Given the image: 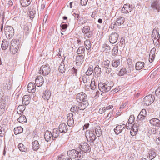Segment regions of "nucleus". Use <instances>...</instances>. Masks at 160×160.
<instances>
[{"label": "nucleus", "mask_w": 160, "mask_h": 160, "mask_svg": "<svg viewBox=\"0 0 160 160\" xmlns=\"http://www.w3.org/2000/svg\"><path fill=\"white\" fill-rule=\"evenodd\" d=\"M67 154L71 158L76 159L77 160H81L83 157V154L82 152L75 149L68 151Z\"/></svg>", "instance_id": "f257e3e1"}, {"label": "nucleus", "mask_w": 160, "mask_h": 160, "mask_svg": "<svg viewBox=\"0 0 160 160\" xmlns=\"http://www.w3.org/2000/svg\"><path fill=\"white\" fill-rule=\"evenodd\" d=\"M151 7L153 12L158 13L160 12V0H151Z\"/></svg>", "instance_id": "f03ea898"}, {"label": "nucleus", "mask_w": 160, "mask_h": 160, "mask_svg": "<svg viewBox=\"0 0 160 160\" xmlns=\"http://www.w3.org/2000/svg\"><path fill=\"white\" fill-rule=\"evenodd\" d=\"M14 30L12 27L7 26L5 28V33L8 39L12 38L14 34Z\"/></svg>", "instance_id": "7ed1b4c3"}, {"label": "nucleus", "mask_w": 160, "mask_h": 160, "mask_svg": "<svg viewBox=\"0 0 160 160\" xmlns=\"http://www.w3.org/2000/svg\"><path fill=\"white\" fill-rule=\"evenodd\" d=\"M50 68L48 64L42 65L40 68L39 73L43 76H46L48 74L50 71Z\"/></svg>", "instance_id": "20e7f679"}, {"label": "nucleus", "mask_w": 160, "mask_h": 160, "mask_svg": "<svg viewBox=\"0 0 160 160\" xmlns=\"http://www.w3.org/2000/svg\"><path fill=\"white\" fill-rule=\"evenodd\" d=\"M80 146V151L83 154V156L84 155L85 153H87L91 151V148L87 143H82Z\"/></svg>", "instance_id": "39448f33"}, {"label": "nucleus", "mask_w": 160, "mask_h": 160, "mask_svg": "<svg viewBox=\"0 0 160 160\" xmlns=\"http://www.w3.org/2000/svg\"><path fill=\"white\" fill-rule=\"evenodd\" d=\"M110 63V61L108 60H103L101 63L102 69L105 71L108 74L112 70L111 68L109 67Z\"/></svg>", "instance_id": "423d86ee"}, {"label": "nucleus", "mask_w": 160, "mask_h": 160, "mask_svg": "<svg viewBox=\"0 0 160 160\" xmlns=\"http://www.w3.org/2000/svg\"><path fill=\"white\" fill-rule=\"evenodd\" d=\"M154 99V96L152 94H150L144 98L143 102L147 106H148L153 103Z\"/></svg>", "instance_id": "0eeeda50"}, {"label": "nucleus", "mask_w": 160, "mask_h": 160, "mask_svg": "<svg viewBox=\"0 0 160 160\" xmlns=\"http://www.w3.org/2000/svg\"><path fill=\"white\" fill-rule=\"evenodd\" d=\"M99 90L104 93L109 91L111 89V86L104 83H100L98 84Z\"/></svg>", "instance_id": "6e6552de"}, {"label": "nucleus", "mask_w": 160, "mask_h": 160, "mask_svg": "<svg viewBox=\"0 0 160 160\" xmlns=\"http://www.w3.org/2000/svg\"><path fill=\"white\" fill-rule=\"evenodd\" d=\"M76 99L78 102H87L88 98L86 94L83 92H81L76 95Z\"/></svg>", "instance_id": "1a4fd4ad"}, {"label": "nucleus", "mask_w": 160, "mask_h": 160, "mask_svg": "<svg viewBox=\"0 0 160 160\" xmlns=\"http://www.w3.org/2000/svg\"><path fill=\"white\" fill-rule=\"evenodd\" d=\"M119 35L117 33L114 32L109 35V42L112 44L115 43L118 38Z\"/></svg>", "instance_id": "9d476101"}, {"label": "nucleus", "mask_w": 160, "mask_h": 160, "mask_svg": "<svg viewBox=\"0 0 160 160\" xmlns=\"http://www.w3.org/2000/svg\"><path fill=\"white\" fill-rule=\"evenodd\" d=\"M134 7L132 5L131 6L130 5L125 4L124 5L123 7L121 9L122 13H128L132 10Z\"/></svg>", "instance_id": "9b49d317"}, {"label": "nucleus", "mask_w": 160, "mask_h": 160, "mask_svg": "<svg viewBox=\"0 0 160 160\" xmlns=\"http://www.w3.org/2000/svg\"><path fill=\"white\" fill-rule=\"evenodd\" d=\"M126 128V125L123 124L122 125L117 126L114 129V131L116 134H118L120 133L122 130Z\"/></svg>", "instance_id": "f8f14e48"}, {"label": "nucleus", "mask_w": 160, "mask_h": 160, "mask_svg": "<svg viewBox=\"0 0 160 160\" xmlns=\"http://www.w3.org/2000/svg\"><path fill=\"white\" fill-rule=\"evenodd\" d=\"M89 132L88 134V133L86 134V137H88V138L87 137L88 140H88H89V141L92 142L94 141L96 138V136L94 133V130H92Z\"/></svg>", "instance_id": "ddd939ff"}, {"label": "nucleus", "mask_w": 160, "mask_h": 160, "mask_svg": "<svg viewBox=\"0 0 160 160\" xmlns=\"http://www.w3.org/2000/svg\"><path fill=\"white\" fill-rule=\"evenodd\" d=\"M44 82L43 77L41 76H37L35 79V83L37 86L38 87L42 86Z\"/></svg>", "instance_id": "4468645a"}, {"label": "nucleus", "mask_w": 160, "mask_h": 160, "mask_svg": "<svg viewBox=\"0 0 160 160\" xmlns=\"http://www.w3.org/2000/svg\"><path fill=\"white\" fill-rule=\"evenodd\" d=\"M28 91L30 93H33L36 91V85L34 83L30 82L28 85Z\"/></svg>", "instance_id": "2eb2a0df"}, {"label": "nucleus", "mask_w": 160, "mask_h": 160, "mask_svg": "<svg viewBox=\"0 0 160 160\" xmlns=\"http://www.w3.org/2000/svg\"><path fill=\"white\" fill-rule=\"evenodd\" d=\"M147 115V112L146 109H142L140 112L138 116V118L139 120H141L145 119Z\"/></svg>", "instance_id": "dca6fc26"}, {"label": "nucleus", "mask_w": 160, "mask_h": 160, "mask_svg": "<svg viewBox=\"0 0 160 160\" xmlns=\"http://www.w3.org/2000/svg\"><path fill=\"white\" fill-rule=\"evenodd\" d=\"M150 123L154 126L160 127V120L157 118H153L149 121Z\"/></svg>", "instance_id": "f3484780"}, {"label": "nucleus", "mask_w": 160, "mask_h": 160, "mask_svg": "<svg viewBox=\"0 0 160 160\" xmlns=\"http://www.w3.org/2000/svg\"><path fill=\"white\" fill-rule=\"evenodd\" d=\"M44 137L45 140L47 142L50 140L51 138L52 139V134L51 132L48 130H47L45 132Z\"/></svg>", "instance_id": "a211bd4d"}, {"label": "nucleus", "mask_w": 160, "mask_h": 160, "mask_svg": "<svg viewBox=\"0 0 160 160\" xmlns=\"http://www.w3.org/2000/svg\"><path fill=\"white\" fill-rule=\"evenodd\" d=\"M59 130L61 132L66 133L68 130V128L66 124L63 123L59 125Z\"/></svg>", "instance_id": "6ab92c4d"}, {"label": "nucleus", "mask_w": 160, "mask_h": 160, "mask_svg": "<svg viewBox=\"0 0 160 160\" xmlns=\"http://www.w3.org/2000/svg\"><path fill=\"white\" fill-rule=\"evenodd\" d=\"M10 46L19 48L20 47V42L19 40L13 39L11 41Z\"/></svg>", "instance_id": "aec40b11"}, {"label": "nucleus", "mask_w": 160, "mask_h": 160, "mask_svg": "<svg viewBox=\"0 0 160 160\" xmlns=\"http://www.w3.org/2000/svg\"><path fill=\"white\" fill-rule=\"evenodd\" d=\"M84 56L80 55L77 56L76 58V64L78 65L81 64L84 61Z\"/></svg>", "instance_id": "412c9836"}, {"label": "nucleus", "mask_w": 160, "mask_h": 160, "mask_svg": "<svg viewBox=\"0 0 160 160\" xmlns=\"http://www.w3.org/2000/svg\"><path fill=\"white\" fill-rule=\"evenodd\" d=\"M157 155V153L155 150L152 149L149 151L148 152V156L147 158L152 160L154 159Z\"/></svg>", "instance_id": "4be33fe9"}, {"label": "nucleus", "mask_w": 160, "mask_h": 160, "mask_svg": "<svg viewBox=\"0 0 160 160\" xmlns=\"http://www.w3.org/2000/svg\"><path fill=\"white\" fill-rule=\"evenodd\" d=\"M78 106L79 110H83L88 105V102L85 101V102H78Z\"/></svg>", "instance_id": "5701e85b"}, {"label": "nucleus", "mask_w": 160, "mask_h": 160, "mask_svg": "<svg viewBox=\"0 0 160 160\" xmlns=\"http://www.w3.org/2000/svg\"><path fill=\"white\" fill-rule=\"evenodd\" d=\"M40 145L38 142L37 140H35L32 143V149L34 151H36L40 148Z\"/></svg>", "instance_id": "b1692460"}, {"label": "nucleus", "mask_w": 160, "mask_h": 160, "mask_svg": "<svg viewBox=\"0 0 160 160\" xmlns=\"http://www.w3.org/2000/svg\"><path fill=\"white\" fill-rule=\"evenodd\" d=\"M60 131L58 128H54L53 129L52 134V139L55 140V139L59 136Z\"/></svg>", "instance_id": "393cba45"}, {"label": "nucleus", "mask_w": 160, "mask_h": 160, "mask_svg": "<svg viewBox=\"0 0 160 160\" xmlns=\"http://www.w3.org/2000/svg\"><path fill=\"white\" fill-rule=\"evenodd\" d=\"M94 130V133H96L97 136L99 137L102 135V131L101 128L99 126H97L93 130Z\"/></svg>", "instance_id": "a878e982"}, {"label": "nucleus", "mask_w": 160, "mask_h": 160, "mask_svg": "<svg viewBox=\"0 0 160 160\" xmlns=\"http://www.w3.org/2000/svg\"><path fill=\"white\" fill-rule=\"evenodd\" d=\"M30 99V98L28 95H24L22 99L23 104L25 105H28L29 103Z\"/></svg>", "instance_id": "bb28decb"}, {"label": "nucleus", "mask_w": 160, "mask_h": 160, "mask_svg": "<svg viewBox=\"0 0 160 160\" xmlns=\"http://www.w3.org/2000/svg\"><path fill=\"white\" fill-rule=\"evenodd\" d=\"M144 63L143 62H138L136 64L135 68L137 70H139L142 69L144 66Z\"/></svg>", "instance_id": "cd10ccee"}, {"label": "nucleus", "mask_w": 160, "mask_h": 160, "mask_svg": "<svg viewBox=\"0 0 160 160\" xmlns=\"http://www.w3.org/2000/svg\"><path fill=\"white\" fill-rule=\"evenodd\" d=\"M20 2L23 7L29 6L31 2V0H20Z\"/></svg>", "instance_id": "c85d7f7f"}, {"label": "nucleus", "mask_w": 160, "mask_h": 160, "mask_svg": "<svg viewBox=\"0 0 160 160\" xmlns=\"http://www.w3.org/2000/svg\"><path fill=\"white\" fill-rule=\"evenodd\" d=\"M42 97L45 100H48L51 96V93L48 91L46 90L42 94Z\"/></svg>", "instance_id": "c756f323"}, {"label": "nucleus", "mask_w": 160, "mask_h": 160, "mask_svg": "<svg viewBox=\"0 0 160 160\" xmlns=\"http://www.w3.org/2000/svg\"><path fill=\"white\" fill-rule=\"evenodd\" d=\"M18 148L19 150L22 152H26L28 150V148H27L23 144L21 143L18 144Z\"/></svg>", "instance_id": "7c9ffc66"}, {"label": "nucleus", "mask_w": 160, "mask_h": 160, "mask_svg": "<svg viewBox=\"0 0 160 160\" xmlns=\"http://www.w3.org/2000/svg\"><path fill=\"white\" fill-rule=\"evenodd\" d=\"M63 62V60L60 64L58 69L60 72L62 73H63L65 71V68Z\"/></svg>", "instance_id": "2f4dec72"}, {"label": "nucleus", "mask_w": 160, "mask_h": 160, "mask_svg": "<svg viewBox=\"0 0 160 160\" xmlns=\"http://www.w3.org/2000/svg\"><path fill=\"white\" fill-rule=\"evenodd\" d=\"M125 21V18L123 17H119L117 18V21L115 24H118V26H120Z\"/></svg>", "instance_id": "473e14b6"}, {"label": "nucleus", "mask_w": 160, "mask_h": 160, "mask_svg": "<svg viewBox=\"0 0 160 160\" xmlns=\"http://www.w3.org/2000/svg\"><path fill=\"white\" fill-rule=\"evenodd\" d=\"M94 73L98 76H99L101 73V69L99 66L97 65L94 68L93 70Z\"/></svg>", "instance_id": "72a5a7b5"}, {"label": "nucleus", "mask_w": 160, "mask_h": 160, "mask_svg": "<svg viewBox=\"0 0 160 160\" xmlns=\"http://www.w3.org/2000/svg\"><path fill=\"white\" fill-rule=\"evenodd\" d=\"M23 131V129L21 127H18L15 128L14 129V134L16 135L22 133Z\"/></svg>", "instance_id": "f704fd0d"}, {"label": "nucleus", "mask_w": 160, "mask_h": 160, "mask_svg": "<svg viewBox=\"0 0 160 160\" xmlns=\"http://www.w3.org/2000/svg\"><path fill=\"white\" fill-rule=\"evenodd\" d=\"M9 45V43L6 40L4 39L2 43V48L3 50H5L7 49Z\"/></svg>", "instance_id": "c9c22d12"}, {"label": "nucleus", "mask_w": 160, "mask_h": 160, "mask_svg": "<svg viewBox=\"0 0 160 160\" xmlns=\"http://www.w3.org/2000/svg\"><path fill=\"white\" fill-rule=\"evenodd\" d=\"M85 51V48L84 47L80 46L78 48L77 51V53L78 54H84V55Z\"/></svg>", "instance_id": "e433bc0d"}, {"label": "nucleus", "mask_w": 160, "mask_h": 160, "mask_svg": "<svg viewBox=\"0 0 160 160\" xmlns=\"http://www.w3.org/2000/svg\"><path fill=\"white\" fill-rule=\"evenodd\" d=\"M84 44L87 50H88L90 49L91 48V43L90 40L86 39L84 42Z\"/></svg>", "instance_id": "4c0bfd02"}, {"label": "nucleus", "mask_w": 160, "mask_h": 160, "mask_svg": "<svg viewBox=\"0 0 160 160\" xmlns=\"http://www.w3.org/2000/svg\"><path fill=\"white\" fill-rule=\"evenodd\" d=\"M18 120L20 123H23L26 122L27 119L25 116L22 115L18 118Z\"/></svg>", "instance_id": "58836bf2"}, {"label": "nucleus", "mask_w": 160, "mask_h": 160, "mask_svg": "<svg viewBox=\"0 0 160 160\" xmlns=\"http://www.w3.org/2000/svg\"><path fill=\"white\" fill-rule=\"evenodd\" d=\"M90 87L91 89L93 90H95L96 88L97 84L95 82V79L94 78L91 80Z\"/></svg>", "instance_id": "ea45409f"}, {"label": "nucleus", "mask_w": 160, "mask_h": 160, "mask_svg": "<svg viewBox=\"0 0 160 160\" xmlns=\"http://www.w3.org/2000/svg\"><path fill=\"white\" fill-rule=\"evenodd\" d=\"M93 72V67L91 65L89 66L88 70L86 72V74L87 75H90L92 74Z\"/></svg>", "instance_id": "a19ab883"}, {"label": "nucleus", "mask_w": 160, "mask_h": 160, "mask_svg": "<svg viewBox=\"0 0 160 160\" xmlns=\"http://www.w3.org/2000/svg\"><path fill=\"white\" fill-rule=\"evenodd\" d=\"M25 109V107L22 105H19L17 108V112L20 114H22L23 113V111Z\"/></svg>", "instance_id": "79ce46f5"}, {"label": "nucleus", "mask_w": 160, "mask_h": 160, "mask_svg": "<svg viewBox=\"0 0 160 160\" xmlns=\"http://www.w3.org/2000/svg\"><path fill=\"white\" fill-rule=\"evenodd\" d=\"M138 126L139 125L137 123H135L133 124L132 129L131 130V131H132L135 132H137L138 131ZM132 132L131 131V134L133 136V135L132 134Z\"/></svg>", "instance_id": "37998d69"}, {"label": "nucleus", "mask_w": 160, "mask_h": 160, "mask_svg": "<svg viewBox=\"0 0 160 160\" xmlns=\"http://www.w3.org/2000/svg\"><path fill=\"white\" fill-rule=\"evenodd\" d=\"M120 64V60L119 59L113 60L112 61V65L114 67H117Z\"/></svg>", "instance_id": "c03bdc74"}, {"label": "nucleus", "mask_w": 160, "mask_h": 160, "mask_svg": "<svg viewBox=\"0 0 160 160\" xmlns=\"http://www.w3.org/2000/svg\"><path fill=\"white\" fill-rule=\"evenodd\" d=\"M36 13V11L33 9H30L28 14V16L31 19H33Z\"/></svg>", "instance_id": "a18cd8bd"}, {"label": "nucleus", "mask_w": 160, "mask_h": 160, "mask_svg": "<svg viewBox=\"0 0 160 160\" xmlns=\"http://www.w3.org/2000/svg\"><path fill=\"white\" fill-rule=\"evenodd\" d=\"M118 45H115L113 47L112 51V55L113 56L117 55L118 53Z\"/></svg>", "instance_id": "49530a36"}, {"label": "nucleus", "mask_w": 160, "mask_h": 160, "mask_svg": "<svg viewBox=\"0 0 160 160\" xmlns=\"http://www.w3.org/2000/svg\"><path fill=\"white\" fill-rule=\"evenodd\" d=\"M5 107L4 104H0V116H1L4 113Z\"/></svg>", "instance_id": "de8ad7c7"}, {"label": "nucleus", "mask_w": 160, "mask_h": 160, "mask_svg": "<svg viewBox=\"0 0 160 160\" xmlns=\"http://www.w3.org/2000/svg\"><path fill=\"white\" fill-rule=\"evenodd\" d=\"M153 42L155 45H156V47H158L160 44V40L158 38V36L157 37H155L153 40Z\"/></svg>", "instance_id": "09e8293b"}, {"label": "nucleus", "mask_w": 160, "mask_h": 160, "mask_svg": "<svg viewBox=\"0 0 160 160\" xmlns=\"http://www.w3.org/2000/svg\"><path fill=\"white\" fill-rule=\"evenodd\" d=\"M19 49V48H18L16 47L10 46V50L11 53L12 54H15L18 52Z\"/></svg>", "instance_id": "8fccbe9b"}, {"label": "nucleus", "mask_w": 160, "mask_h": 160, "mask_svg": "<svg viewBox=\"0 0 160 160\" xmlns=\"http://www.w3.org/2000/svg\"><path fill=\"white\" fill-rule=\"evenodd\" d=\"M90 31V27L88 26L84 27L82 30V32L83 34L86 32H88Z\"/></svg>", "instance_id": "3c124183"}, {"label": "nucleus", "mask_w": 160, "mask_h": 160, "mask_svg": "<svg viewBox=\"0 0 160 160\" xmlns=\"http://www.w3.org/2000/svg\"><path fill=\"white\" fill-rule=\"evenodd\" d=\"M12 87L11 82L9 81L8 83H6V85L4 87V88L6 90H9L11 89Z\"/></svg>", "instance_id": "603ef678"}, {"label": "nucleus", "mask_w": 160, "mask_h": 160, "mask_svg": "<svg viewBox=\"0 0 160 160\" xmlns=\"http://www.w3.org/2000/svg\"><path fill=\"white\" fill-rule=\"evenodd\" d=\"M1 100V101L0 104H4L5 107H6L8 102V98H7L5 97L2 95Z\"/></svg>", "instance_id": "864d4df0"}, {"label": "nucleus", "mask_w": 160, "mask_h": 160, "mask_svg": "<svg viewBox=\"0 0 160 160\" xmlns=\"http://www.w3.org/2000/svg\"><path fill=\"white\" fill-rule=\"evenodd\" d=\"M92 34V33L91 31H89L88 32L85 33L84 34V38L86 39H89L91 38Z\"/></svg>", "instance_id": "5fc2aeb1"}, {"label": "nucleus", "mask_w": 160, "mask_h": 160, "mask_svg": "<svg viewBox=\"0 0 160 160\" xmlns=\"http://www.w3.org/2000/svg\"><path fill=\"white\" fill-rule=\"evenodd\" d=\"M126 73V69L125 68L121 69L118 73L119 76H122L124 74Z\"/></svg>", "instance_id": "6e6d98bb"}, {"label": "nucleus", "mask_w": 160, "mask_h": 160, "mask_svg": "<svg viewBox=\"0 0 160 160\" xmlns=\"http://www.w3.org/2000/svg\"><path fill=\"white\" fill-rule=\"evenodd\" d=\"M134 120V117L133 115H131L130 116L129 119L128 121V125L129 124H131Z\"/></svg>", "instance_id": "4d7b16f0"}, {"label": "nucleus", "mask_w": 160, "mask_h": 160, "mask_svg": "<svg viewBox=\"0 0 160 160\" xmlns=\"http://www.w3.org/2000/svg\"><path fill=\"white\" fill-rule=\"evenodd\" d=\"M102 48L104 49L103 51H108L110 49V47L109 45L106 44H104L102 46Z\"/></svg>", "instance_id": "13d9d810"}, {"label": "nucleus", "mask_w": 160, "mask_h": 160, "mask_svg": "<svg viewBox=\"0 0 160 160\" xmlns=\"http://www.w3.org/2000/svg\"><path fill=\"white\" fill-rule=\"evenodd\" d=\"M74 121L73 118L67 121V124L69 126H72L74 124Z\"/></svg>", "instance_id": "bf43d9fd"}, {"label": "nucleus", "mask_w": 160, "mask_h": 160, "mask_svg": "<svg viewBox=\"0 0 160 160\" xmlns=\"http://www.w3.org/2000/svg\"><path fill=\"white\" fill-rule=\"evenodd\" d=\"M155 94L157 97L160 98V87L158 88L156 90Z\"/></svg>", "instance_id": "052dcab7"}, {"label": "nucleus", "mask_w": 160, "mask_h": 160, "mask_svg": "<svg viewBox=\"0 0 160 160\" xmlns=\"http://www.w3.org/2000/svg\"><path fill=\"white\" fill-rule=\"evenodd\" d=\"M72 73V74H74L76 76L77 75L78 69H76L74 67H73L71 69Z\"/></svg>", "instance_id": "680f3d73"}, {"label": "nucleus", "mask_w": 160, "mask_h": 160, "mask_svg": "<svg viewBox=\"0 0 160 160\" xmlns=\"http://www.w3.org/2000/svg\"><path fill=\"white\" fill-rule=\"evenodd\" d=\"M5 133V131L3 128L0 126V136H3Z\"/></svg>", "instance_id": "e2e57ef3"}, {"label": "nucleus", "mask_w": 160, "mask_h": 160, "mask_svg": "<svg viewBox=\"0 0 160 160\" xmlns=\"http://www.w3.org/2000/svg\"><path fill=\"white\" fill-rule=\"evenodd\" d=\"M73 114L72 113H69L68 114L67 116V120H71L72 118H73Z\"/></svg>", "instance_id": "0e129e2a"}, {"label": "nucleus", "mask_w": 160, "mask_h": 160, "mask_svg": "<svg viewBox=\"0 0 160 160\" xmlns=\"http://www.w3.org/2000/svg\"><path fill=\"white\" fill-rule=\"evenodd\" d=\"M71 111L74 113L78 112V110H77V107H76V105H74L71 107Z\"/></svg>", "instance_id": "69168bd1"}, {"label": "nucleus", "mask_w": 160, "mask_h": 160, "mask_svg": "<svg viewBox=\"0 0 160 160\" xmlns=\"http://www.w3.org/2000/svg\"><path fill=\"white\" fill-rule=\"evenodd\" d=\"M30 28L28 26H26L24 28V31L27 34H28L30 31Z\"/></svg>", "instance_id": "338daca9"}, {"label": "nucleus", "mask_w": 160, "mask_h": 160, "mask_svg": "<svg viewBox=\"0 0 160 160\" xmlns=\"http://www.w3.org/2000/svg\"><path fill=\"white\" fill-rule=\"evenodd\" d=\"M58 159L60 160H72V159L69 158H64L59 156Z\"/></svg>", "instance_id": "774afa93"}]
</instances>
